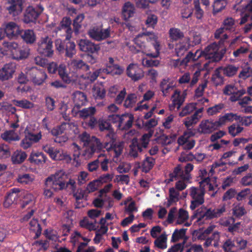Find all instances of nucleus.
<instances>
[{
	"mask_svg": "<svg viewBox=\"0 0 252 252\" xmlns=\"http://www.w3.org/2000/svg\"><path fill=\"white\" fill-rule=\"evenodd\" d=\"M153 134V131L150 130L148 133L144 134L139 142L136 139H133L131 144L129 146V156L134 158L138 157L139 153L142 152L144 149L147 148Z\"/></svg>",
	"mask_w": 252,
	"mask_h": 252,
	"instance_id": "1",
	"label": "nucleus"
},
{
	"mask_svg": "<svg viewBox=\"0 0 252 252\" xmlns=\"http://www.w3.org/2000/svg\"><path fill=\"white\" fill-rule=\"evenodd\" d=\"M205 191L201 188L192 187L189 189V195L190 196V209L195 210L204 202Z\"/></svg>",
	"mask_w": 252,
	"mask_h": 252,
	"instance_id": "2",
	"label": "nucleus"
},
{
	"mask_svg": "<svg viewBox=\"0 0 252 252\" xmlns=\"http://www.w3.org/2000/svg\"><path fill=\"white\" fill-rule=\"evenodd\" d=\"M64 175V172L63 170L58 171L54 174L46 178L45 186L51 187L55 190L63 189L65 187V184L62 181Z\"/></svg>",
	"mask_w": 252,
	"mask_h": 252,
	"instance_id": "3",
	"label": "nucleus"
},
{
	"mask_svg": "<svg viewBox=\"0 0 252 252\" xmlns=\"http://www.w3.org/2000/svg\"><path fill=\"white\" fill-rule=\"evenodd\" d=\"M37 51L45 57H51L54 54L52 39L47 35L42 36L39 40Z\"/></svg>",
	"mask_w": 252,
	"mask_h": 252,
	"instance_id": "4",
	"label": "nucleus"
},
{
	"mask_svg": "<svg viewBox=\"0 0 252 252\" xmlns=\"http://www.w3.org/2000/svg\"><path fill=\"white\" fill-rule=\"evenodd\" d=\"M202 52L206 59L214 62L220 61L225 53L223 50H219V46L216 43L208 46Z\"/></svg>",
	"mask_w": 252,
	"mask_h": 252,
	"instance_id": "5",
	"label": "nucleus"
},
{
	"mask_svg": "<svg viewBox=\"0 0 252 252\" xmlns=\"http://www.w3.org/2000/svg\"><path fill=\"white\" fill-rule=\"evenodd\" d=\"M193 165L191 163H188L184 169L181 165H178L174 168L173 171L169 174L170 181H173L180 178L186 180H189L190 178V172L192 170Z\"/></svg>",
	"mask_w": 252,
	"mask_h": 252,
	"instance_id": "6",
	"label": "nucleus"
},
{
	"mask_svg": "<svg viewBox=\"0 0 252 252\" xmlns=\"http://www.w3.org/2000/svg\"><path fill=\"white\" fill-rule=\"evenodd\" d=\"M144 39L146 40L148 42H150L153 45L155 52L151 53L149 50L145 49V54L147 56L149 57L156 58L159 55L160 47V43L158 41V36L152 32H143Z\"/></svg>",
	"mask_w": 252,
	"mask_h": 252,
	"instance_id": "7",
	"label": "nucleus"
},
{
	"mask_svg": "<svg viewBox=\"0 0 252 252\" xmlns=\"http://www.w3.org/2000/svg\"><path fill=\"white\" fill-rule=\"evenodd\" d=\"M103 148H104V144L103 145L99 139L93 136L90 144L84 150L83 155L86 158H90L95 153L99 152Z\"/></svg>",
	"mask_w": 252,
	"mask_h": 252,
	"instance_id": "8",
	"label": "nucleus"
},
{
	"mask_svg": "<svg viewBox=\"0 0 252 252\" xmlns=\"http://www.w3.org/2000/svg\"><path fill=\"white\" fill-rule=\"evenodd\" d=\"M42 149L54 160H65L66 162H70L71 160V157L67 153L55 149L48 145L43 146Z\"/></svg>",
	"mask_w": 252,
	"mask_h": 252,
	"instance_id": "9",
	"label": "nucleus"
},
{
	"mask_svg": "<svg viewBox=\"0 0 252 252\" xmlns=\"http://www.w3.org/2000/svg\"><path fill=\"white\" fill-rule=\"evenodd\" d=\"M43 10L44 8L41 5L37 7L31 5L28 6L24 13V22L27 24L35 22Z\"/></svg>",
	"mask_w": 252,
	"mask_h": 252,
	"instance_id": "10",
	"label": "nucleus"
},
{
	"mask_svg": "<svg viewBox=\"0 0 252 252\" xmlns=\"http://www.w3.org/2000/svg\"><path fill=\"white\" fill-rule=\"evenodd\" d=\"M88 34L91 38L96 41H101L110 36V28L103 29L101 26L94 27L88 31Z\"/></svg>",
	"mask_w": 252,
	"mask_h": 252,
	"instance_id": "11",
	"label": "nucleus"
},
{
	"mask_svg": "<svg viewBox=\"0 0 252 252\" xmlns=\"http://www.w3.org/2000/svg\"><path fill=\"white\" fill-rule=\"evenodd\" d=\"M3 30L9 38H16L21 34L23 30L19 25L14 22H9L3 25Z\"/></svg>",
	"mask_w": 252,
	"mask_h": 252,
	"instance_id": "12",
	"label": "nucleus"
},
{
	"mask_svg": "<svg viewBox=\"0 0 252 252\" xmlns=\"http://www.w3.org/2000/svg\"><path fill=\"white\" fill-rule=\"evenodd\" d=\"M29 74L33 83L38 85L42 84L47 77L43 69H39L36 67H32L29 71Z\"/></svg>",
	"mask_w": 252,
	"mask_h": 252,
	"instance_id": "13",
	"label": "nucleus"
},
{
	"mask_svg": "<svg viewBox=\"0 0 252 252\" xmlns=\"http://www.w3.org/2000/svg\"><path fill=\"white\" fill-rule=\"evenodd\" d=\"M223 92L225 95H231L230 100L231 101H236L245 93V91L244 89L238 90L234 84H229L224 87Z\"/></svg>",
	"mask_w": 252,
	"mask_h": 252,
	"instance_id": "14",
	"label": "nucleus"
},
{
	"mask_svg": "<svg viewBox=\"0 0 252 252\" xmlns=\"http://www.w3.org/2000/svg\"><path fill=\"white\" fill-rule=\"evenodd\" d=\"M220 127L218 121L211 120H202L199 125V132L203 134H210Z\"/></svg>",
	"mask_w": 252,
	"mask_h": 252,
	"instance_id": "15",
	"label": "nucleus"
},
{
	"mask_svg": "<svg viewBox=\"0 0 252 252\" xmlns=\"http://www.w3.org/2000/svg\"><path fill=\"white\" fill-rule=\"evenodd\" d=\"M126 74L134 81L142 79L144 76V72L136 64H130L126 68Z\"/></svg>",
	"mask_w": 252,
	"mask_h": 252,
	"instance_id": "16",
	"label": "nucleus"
},
{
	"mask_svg": "<svg viewBox=\"0 0 252 252\" xmlns=\"http://www.w3.org/2000/svg\"><path fill=\"white\" fill-rule=\"evenodd\" d=\"M16 70V65L14 63L5 64L0 69V80L2 81L8 80L13 77Z\"/></svg>",
	"mask_w": 252,
	"mask_h": 252,
	"instance_id": "17",
	"label": "nucleus"
},
{
	"mask_svg": "<svg viewBox=\"0 0 252 252\" xmlns=\"http://www.w3.org/2000/svg\"><path fill=\"white\" fill-rule=\"evenodd\" d=\"M200 75V71L199 70H196L191 78L189 72H186L179 79L178 82L181 84L188 83L189 86L192 87L198 82Z\"/></svg>",
	"mask_w": 252,
	"mask_h": 252,
	"instance_id": "18",
	"label": "nucleus"
},
{
	"mask_svg": "<svg viewBox=\"0 0 252 252\" xmlns=\"http://www.w3.org/2000/svg\"><path fill=\"white\" fill-rule=\"evenodd\" d=\"M8 4L9 5L7 7L9 13L13 16L19 15L23 10V0H8Z\"/></svg>",
	"mask_w": 252,
	"mask_h": 252,
	"instance_id": "19",
	"label": "nucleus"
},
{
	"mask_svg": "<svg viewBox=\"0 0 252 252\" xmlns=\"http://www.w3.org/2000/svg\"><path fill=\"white\" fill-rule=\"evenodd\" d=\"M124 143L122 141L117 142L116 141L115 142L111 143L110 145V143H105L104 148H105L108 152H114V158H118L122 153L124 149ZM113 160L116 161L114 158H113Z\"/></svg>",
	"mask_w": 252,
	"mask_h": 252,
	"instance_id": "20",
	"label": "nucleus"
},
{
	"mask_svg": "<svg viewBox=\"0 0 252 252\" xmlns=\"http://www.w3.org/2000/svg\"><path fill=\"white\" fill-rule=\"evenodd\" d=\"M20 192L19 189H11L5 197L3 203L4 206L5 208H8L13 205L16 204L19 199Z\"/></svg>",
	"mask_w": 252,
	"mask_h": 252,
	"instance_id": "21",
	"label": "nucleus"
},
{
	"mask_svg": "<svg viewBox=\"0 0 252 252\" xmlns=\"http://www.w3.org/2000/svg\"><path fill=\"white\" fill-rule=\"evenodd\" d=\"M80 50L83 52L94 53L99 49V47L88 39H81L78 43Z\"/></svg>",
	"mask_w": 252,
	"mask_h": 252,
	"instance_id": "22",
	"label": "nucleus"
},
{
	"mask_svg": "<svg viewBox=\"0 0 252 252\" xmlns=\"http://www.w3.org/2000/svg\"><path fill=\"white\" fill-rule=\"evenodd\" d=\"M134 120L133 116L129 113L120 115V122L118 127L121 129H128L131 127Z\"/></svg>",
	"mask_w": 252,
	"mask_h": 252,
	"instance_id": "23",
	"label": "nucleus"
},
{
	"mask_svg": "<svg viewBox=\"0 0 252 252\" xmlns=\"http://www.w3.org/2000/svg\"><path fill=\"white\" fill-rule=\"evenodd\" d=\"M192 218H197L198 221H200L202 219L205 218L206 219H212L215 218L214 210L211 209H206L201 208L197 209L196 213L192 216Z\"/></svg>",
	"mask_w": 252,
	"mask_h": 252,
	"instance_id": "24",
	"label": "nucleus"
},
{
	"mask_svg": "<svg viewBox=\"0 0 252 252\" xmlns=\"http://www.w3.org/2000/svg\"><path fill=\"white\" fill-rule=\"evenodd\" d=\"M72 98L75 107L79 108L85 105L87 102V96L83 92L76 91L72 94Z\"/></svg>",
	"mask_w": 252,
	"mask_h": 252,
	"instance_id": "25",
	"label": "nucleus"
},
{
	"mask_svg": "<svg viewBox=\"0 0 252 252\" xmlns=\"http://www.w3.org/2000/svg\"><path fill=\"white\" fill-rule=\"evenodd\" d=\"M189 39L188 37L184 38V40L177 44L175 47V53L177 57H182L189 49Z\"/></svg>",
	"mask_w": 252,
	"mask_h": 252,
	"instance_id": "26",
	"label": "nucleus"
},
{
	"mask_svg": "<svg viewBox=\"0 0 252 252\" xmlns=\"http://www.w3.org/2000/svg\"><path fill=\"white\" fill-rule=\"evenodd\" d=\"M189 219L188 212L183 209H180L175 217L176 223L178 224H184L186 226H189L190 223L186 222Z\"/></svg>",
	"mask_w": 252,
	"mask_h": 252,
	"instance_id": "27",
	"label": "nucleus"
},
{
	"mask_svg": "<svg viewBox=\"0 0 252 252\" xmlns=\"http://www.w3.org/2000/svg\"><path fill=\"white\" fill-rule=\"evenodd\" d=\"M29 160L32 163L36 164H43L47 160V157L42 152H32L31 153Z\"/></svg>",
	"mask_w": 252,
	"mask_h": 252,
	"instance_id": "28",
	"label": "nucleus"
},
{
	"mask_svg": "<svg viewBox=\"0 0 252 252\" xmlns=\"http://www.w3.org/2000/svg\"><path fill=\"white\" fill-rule=\"evenodd\" d=\"M102 70V72L113 76L120 75L124 71V68L117 63H115L111 65H106V67Z\"/></svg>",
	"mask_w": 252,
	"mask_h": 252,
	"instance_id": "29",
	"label": "nucleus"
},
{
	"mask_svg": "<svg viewBox=\"0 0 252 252\" xmlns=\"http://www.w3.org/2000/svg\"><path fill=\"white\" fill-rule=\"evenodd\" d=\"M101 72H102V70L101 69L96 70L93 72H90L86 75H81L79 78V80L80 81L84 80L85 84H89L94 81Z\"/></svg>",
	"mask_w": 252,
	"mask_h": 252,
	"instance_id": "30",
	"label": "nucleus"
},
{
	"mask_svg": "<svg viewBox=\"0 0 252 252\" xmlns=\"http://www.w3.org/2000/svg\"><path fill=\"white\" fill-rule=\"evenodd\" d=\"M186 96V94L185 93L181 94V92L178 90L174 91L172 97L173 98V103L175 106H176L177 109H179L184 103Z\"/></svg>",
	"mask_w": 252,
	"mask_h": 252,
	"instance_id": "31",
	"label": "nucleus"
},
{
	"mask_svg": "<svg viewBox=\"0 0 252 252\" xmlns=\"http://www.w3.org/2000/svg\"><path fill=\"white\" fill-rule=\"evenodd\" d=\"M238 119V115L237 114L227 113L225 114L224 115L220 116L218 121L220 127L224 125L227 123L232 122L234 121H237Z\"/></svg>",
	"mask_w": 252,
	"mask_h": 252,
	"instance_id": "32",
	"label": "nucleus"
},
{
	"mask_svg": "<svg viewBox=\"0 0 252 252\" xmlns=\"http://www.w3.org/2000/svg\"><path fill=\"white\" fill-rule=\"evenodd\" d=\"M96 112L95 107H89L83 108L78 111L79 117L83 120H86L94 116Z\"/></svg>",
	"mask_w": 252,
	"mask_h": 252,
	"instance_id": "33",
	"label": "nucleus"
},
{
	"mask_svg": "<svg viewBox=\"0 0 252 252\" xmlns=\"http://www.w3.org/2000/svg\"><path fill=\"white\" fill-rule=\"evenodd\" d=\"M20 35L23 40L27 44H32L36 40V36L32 30H23Z\"/></svg>",
	"mask_w": 252,
	"mask_h": 252,
	"instance_id": "34",
	"label": "nucleus"
},
{
	"mask_svg": "<svg viewBox=\"0 0 252 252\" xmlns=\"http://www.w3.org/2000/svg\"><path fill=\"white\" fill-rule=\"evenodd\" d=\"M71 20L68 18H64L61 22V26L58 27L59 30H63L66 32V39H69L71 37L72 30L70 27Z\"/></svg>",
	"mask_w": 252,
	"mask_h": 252,
	"instance_id": "35",
	"label": "nucleus"
},
{
	"mask_svg": "<svg viewBox=\"0 0 252 252\" xmlns=\"http://www.w3.org/2000/svg\"><path fill=\"white\" fill-rule=\"evenodd\" d=\"M27 157L26 153L21 150H16L11 156V161L13 164H20Z\"/></svg>",
	"mask_w": 252,
	"mask_h": 252,
	"instance_id": "36",
	"label": "nucleus"
},
{
	"mask_svg": "<svg viewBox=\"0 0 252 252\" xmlns=\"http://www.w3.org/2000/svg\"><path fill=\"white\" fill-rule=\"evenodd\" d=\"M135 12L134 5L130 2L125 3L123 8V15L125 20L133 16Z\"/></svg>",
	"mask_w": 252,
	"mask_h": 252,
	"instance_id": "37",
	"label": "nucleus"
},
{
	"mask_svg": "<svg viewBox=\"0 0 252 252\" xmlns=\"http://www.w3.org/2000/svg\"><path fill=\"white\" fill-rule=\"evenodd\" d=\"M57 70H58L60 77L65 83L69 84L71 82V79L68 76L65 64H61L57 68Z\"/></svg>",
	"mask_w": 252,
	"mask_h": 252,
	"instance_id": "38",
	"label": "nucleus"
},
{
	"mask_svg": "<svg viewBox=\"0 0 252 252\" xmlns=\"http://www.w3.org/2000/svg\"><path fill=\"white\" fill-rule=\"evenodd\" d=\"M222 26L224 30L234 32L235 31L236 21L232 17H227L223 20Z\"/></svg>",
	"mask_w": 252,
	"mask_h": 252,
	"instance_id": "39",
	"label": "nucleus"
},
{
	"mask_svg": "<svg viewBox=\"0 0 252 252\" xmlns=\"http://www.w3.org/2000/svg\"><path fill=\"white\" fill-rule=\"evenodd\" d=\"M2 45L6 51H9L11 53L13 58L19 46L18 43L14 41H4L3 42Z\"/></svg>",
	"mask_w": 252,
	"mask_h": 252,
	"instance_id": "40",
	"label": "nucleus"
},
{
	"mask_svg": "<svg viewBox=\"0 0 252 252\" xmlns=\"http://www.w3.org/2000/svg\"><path fill=\"white\" fill-rule=\"evenodd\" d=\"M169 37L172 41H177L182 38L184 33L179 29L172 28L169 31Z\"/></svg>",
	"mask_w": 252,
	"mask_h": 252,
	"instance_id": "41",
	"label": "nucleus"
},
{
	"mask_svg": "<svg viewBox=\"0 0 252 252\" xmlns=\"http://www.w3.org/2000/svg\"><path fill=\"white\" fill-rule=\"evenodd\" d=\"M34 204V197L31 193L26 194L21 203V206L22 208H30Z\"/></svg>",
	"mask_w": 252,
	"mask_h": 252,
	"instance_id": "42",
	"label": "nucleus"
},
{
	"mask_svg": "<svg viewBox=\"0 0 252 252\" xmlns=\"http://www.w3.org/2000/svg\"><path fill=\"white\" fill-rule=\"evenodd\" d=\"M1 138L9 142L12 141H18L20 139L19 136L13 130L4 132L1 134Z\"/></svg>",
	"mask_w": 252,
	"mask_h": 252,
	"instance_id": "43",
	"label": "nucleus"
},
{
	"mask_svg": "<svg viewBox=\"0 0 252 252\" xmlns=\"http://www.w3.org/2000/svg\"><path fill=\"white\" fill-rule=\"evenodd\" d=\"M30 230L35 233L34 238H38L41 233L42 229L37 220L35 219H32L30 222Z\"/></svg>",
	"mask_w": 252,
	"mask_h": 252,
	"instance_id": "44",
	"label": "nucleus"
},
{
	"mask_svg": "<svg viewBox=\"0 0 252 252\" xmlns=\"http://www.w3.org/2000/svg\"><path fill=\"white\" fill-rule=\"evenodd\" d=\"M155 162V160L153 158L147 157L142 165V171L145 173L149 172L153 168Z\"/></svg>",
	"mask_w": 252,
	"mask_h": 252,
	"instance_id": "45",
	"label": "nucleus"
},
{
	"mask_svg": "<svg viewBox=\"0 0 252 252\" xmlns=\"http://www.w3.org/2000/svg\"><path fill=\"white\" fill-rule=\"evenodd\" d=\"M179 190L176 188H172L169 189V199L167 205L169 206L172 203L178 201L179 199Z\"/></svg>",
	"mask_w": 252,
	"mask_h": 252,
	"instance_id": "46",
	"label": "nucleus"
},
{
	"mask_svg": "<svg viewBox=\"0 0 252 252\" xmlns=\"http://www.w3.org/2000/svg\"><path fill=\"white\" fill-rule=\"evenodd\" d=\"M196 105V103H190L187 104L179 113V116L183 117L190 114L195 110Z\"/></svg>",
	"mask_w": 252,
	"mask_h": 252,
	"instance_id": "47",
	"label": "nucleus"
},
{
	"mask_svg": "<svg viewBox=\"0 0 252 252\" xmlns=\"http://www.w3.org/2000/svg\"><path fill=\"white\" fill-rule=\"evenodd\" d=\"M70 64L75 69H82L85 71H87L89 69V65L81 60H72Z\"/></svg>",
	"mask_w": 252,
	"mask_h": 252,
	"instance_id": "48",
	"label": "nucleus"
},
{
	"mask_svg": "<svg viewBox=\"0 0 252 252\" xmlns=\"http://www.w3.org/2000/svg\"><path fill=\"white\" fill-rule=\"evenodd\" d=\"M226 5V0H216L213 4V13L216 14L223 10Z\"/></svg>",
	"mask_w": 252,
	"mask_h": 252,
	"instance_id": "49",
	"label": "nucleus"
},
{
	"mask_svg": "<svg viewBox=\"0 0 252 252\" xmlns=\"http://www.w3.org/2000/svg\"><path fill=\"white\" fill-rule=\"evenodd\" d=\"M137 100V96L135 94H129L125 100L124 106L126 108H131Z\"/></svg>",
	"mask_w": 252,
	"mask_h": 252,
	"instance_id": "50",
	"label": "nucleus"
},
{
	"mask_svg": "<svg viewBox=\"0 0 252 252\" xmlns=\"http://www.w3.org/2000/svg\"><path fill=\"white\" fill-rule=\"evenodd\" d=\"M212 81L216 86L221 85L223 84V77L220 74L219 69H216L212 75Z\"/></svg>",
	"mask_w": 252,
	"mask_h": 252,
	"instance_id": "51",
	"label": "nucleus"
},
{
	"mask_svg": "<svg viewBox=\"0 0 252 252\" xmlns=\"http://www.w3.org/2000/svg\"><path fill=\"white\" fill-rule=\"evenodd\" d=\"M229 133L233 137L240 133L244 129L243 127L236 124H233L228 127Z\"/></svg>",
	"mask_w": 252,
	"mask_h": 252,
	"instance_id": "52",
	"label": "nucleus"
},
{
	"mask_svg": "<svg viewBox=\"0 0 252 252\" xmlns=\"http://www.w3.org/2000/svg\"><path fill=\"white\" fill-rule=\"evenodd\" d=\"M239 67L233 65H228L223 68L224 75L228 77L235 75L238 70Z\"/></svg>",
	"mask_w": 252,
	"mask_h": 252,
	"instance_id": "53",
	"label": "nucleus"
},
{
	"mask_svg": "<svg viewBox=\"0 0 252 252\" xmlns=\"http://www.w3.org/2000/svg\"><path fill=\"white\" fill-rule=\"evenodd\" d=\"M166 236L164 234H161L158 238L156 239L154 242V244L158 248L164 249L167 248L166 244Z\"/></svg>",
	"mask_w": 252,
	"mask_h": 252,
	"instance_id": "54",
	"label": "nucleus"
},
{
	"mask_svg": "<svg viewBox=\"0 0 252 252\" xmlns=\"http://www.w3.org/2000/svg\"><path fill=\"white\" fill-rule=\"evenodd\" d=\"M199 120L198 118L196 117V114H193L191 116L185 118L184 120V124L186 127L189 129L190 127L196 125Z\"/></svg>",
	"mask_w": 252,
	"mask_h": 252,
	"instance_id": "55",
	"label": "nucleus"
},
{
	"mask_svg": "<svg viewBox=\"0 0 252 252\" xmlns=\"http://www.w3.org/2000/svg\"><path fill=\"white\" fill-rule=\"evenodd\" d=\"M187 228H181L180 229H175L172 234V241L173 242H177L180 239L183 238L186 234Z\"/></svg>",
	"mask_w": 252,
	"mask_h": 252,
	"instance_id": "56",
	"label": "nucleus"
},
{
	"mask_svg": "<svg viewBox=\"0 0 252 252\" xmlns=\"http://www.w3.org/2000/svg\"><path fill=\"white\" fill-rule=\"evenodd\" d=\"M14 103L17 106L24 109H30L33 107V104L31 101L26 99H22L20 100H14Z\"/></svg>",
	"mask_w": 252,
	"mask_h": 252,
	"instance_id": "57",
	"label": "nucleus"
},
{
	"mask_svg": "<svg viewBox=\"0 0 252 252\" xmlns=\"http://www.w3.org/2000/svg\"><path fill=\"white\" fill-rule=\"evenodd\" d=\"M75 53V44L72 42H68L65 46V56L69 58H72Z\"/></svg>",
	"mask_w": 252,
	"mask_h": 252,
	"instance_id": "58",
	"label": "nucleus"
},
{
	"mask_svg": "<svg viewBox=\"0 0 252 252\" xmlns=\"http://www.w3.org/2000/svg\"><path fill=\"white\" fill-rule=\"evenodd\" d=\"M85 16L83 14H80L77 16L73 21V27L74 29V32L76 33H78L79 29L81 27V23L84 19Z\"/></svg>",
	"mask_w": 252,
	"mask_h": 252,
	"instance_id": "59",
	"label": "nucleus"
},
{
	"mask_svg": "<svg viewBox=\"0 0 252 252\" xmlns=\"http://www.w3.org/2000/svg\"><path fill=\"white\" fill-rule=\"evenodd\" d=\"M29 54V52L28 49H21L19 46L13 59L17 60L25 59L28 57Z\"/></svg>",
	"mask_w": 252,
	"mask_h": 252,
	"instance_id": "60",
	"label": "nucleus"
},
{
	"mask_svg": "<svg viewBox=\"0 0 252 252\" xmlns=\"http://www.w3.org/2000/svg\"><path fill=\"white\" fill-rule=\"evenodd\" d=\"M79 140L83 143L84 146H87L90 144L91 141L93 139V136H91L89 133L86 132H83L79 136Z\"/></svg>",
	"mask_w": 252,
	"mask_h": 252,
	"instance_id": "61",
	"label": "nucleus"
},
{
	"mask_svg": "<svg viewBox=\"0 0 252 252\" xmlns=\"http://www.w3.org/2000/svg\"><path fill=\"white\" fill-rule=\"evenodd\" d=\"M100 181L98 180H94L91 182L87 186L85 191L87 193L94 192L97 190L99 185H100Z\"/></svg>",
	"mask_w": 252,
	"mask_h": 252,
	"instance_id": "62",
	"label": "nucleus"
},
{
	"mask_svg": "<svg viewBox=\"0 0 252 252\" xmlns=\"http://www.w3.org/2000/svg\"><path fill=\"white\" fill-rule=\"evenodd\" d=\"M33 180L32 176L29 174L20 175L17 179L18 182L24 184H30L33 181Z\"/></svg>",
	"mask_w": 252,
	"mask_h": 252,
	"instance_id": "63",
	"label": "nucleus"
},
{
	"mask_svg": "<svg viewBox=\"0 0 252 252\" xmlns=\"http://www.w3.org/2000/svg\"><path fill=\"white\" fill-rule=\"evenodd\" d=\"M240 183L243 186H252V172L248 173L243 176L241 179Z\"/></svg>",
	"mask_w": 252,
	"mask_h": 252,
	"instance_id": "64",
	"label": "nucleus"
}]
</instances>
